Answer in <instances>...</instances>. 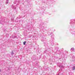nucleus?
<instances>
[{
	"label": "nucleus",
	"mask_w": 75,
	"mask_h": 75,
	"mask_svg": "<svg viewBox=\"0 0 75 75\" xmlns=\"http://www.w3.org/2000/svg\"><path fill=\"white\" fill-rule=\"evenodd\" d=\"M25 43H26V42L25 41L24 42H23V44L24 45H25Z\"/></svg>",
	"instance_id": "1"
},
{
	"label": "nucleus",
	"mask_w": 75,
	"mask_h": 75,
	"mask_svg": "<svg viewBox=\"0 0 75 75\" xmlns=\"http://www.w3.org/2000/svg\"><path fill=\"white\" fill-rule=\"evenodd\" d=\"M72 68H73V70H75V67L74 66V67H73Z\"/></svg>",
	"instance_id": "2"
}]
</instances>
